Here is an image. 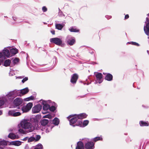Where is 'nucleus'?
Returning <instances> with one entry per match:
<instances>
[{"label": "nucleus", "mask_w": 149, "mask_h": 149, "mask_svg": "<svg viewBox=\"0 0 149 149\" xmlns=\"http://www.w3.org/2000/svg\"><path fill=\"white\" fill-rule=\"evenodd\" d=\"M87 115L85 113H80L79 114H72L67 117L70 122V125L73 127L76 126L81 127L82 122L80 121L78 124L76 123L78 119H82L86 117Z\"/></svg>", "instance_id": "obj_1"}, {"label": "nucleus", "mask_w": 149, "mask_h": 149, "mask_svg": "<svg viewBox=\"0 0 149 149\" xmlns=\"http://www.w3.org/2000/svg\"><path fill=\"white\" fill-rule=\"evenodd\" d=\"M84 144L85 148L86 149H93L94 148V143L90 141L89 139L85 138L83 142L79 141L77 142L76 149H84Z\"/></svg>", "instance_id": "obj_2"}, {"label": "nucleus", "mask_w": 149, "mask_h": 149, "mask_svg": "<svg viewBox=\"0 0 149 149\" xmlns=\"http://www.w3.org/2000/svg\"><path fill=\"white\" fill-rule=\"evenodd\" d=\"M20 125L22 128L24 129L26 133L32 132L34 130V127L32 124L27 120L22 121L20 123Z\"/></svg>", "instance_id": "obj_3"}, {"label": "nucleus", "mask_w": 149, "mask_h": 149, "mask_svg": "<svg viewBox=\"0 0 149 149\" xmlns=\"http://www.w3.org/2000/svg\"><path fill=\"white\" fill-rule=\"evenodd\" d=\"M50 40L51 42L53 43L58 46L61 45L62 43L61 40L60 38H51Z\"/></svg>", "instance_id": "obj_4"}, {"label": "nucleus", "mask_w": 149, "mask_h": 149, "mask_svg": "<svg viewBox=\"0 0 149 149\" xmlns=\"http://www.w3.org/2000/svg\"><path fill=\"white\" fill-rule=\"evenodd\" d=\"M32 106V103H29L26 106H24L22 107V110L23 112H28L31 109Z\"/></svg>", "instance_id": "obj_5"}, {"label": "nucleus", "mask_w": 149, "mask_h": 149, "mask_svg": "<svg viewBox=\"0 0 149 149\" xmlns=\"http://www.w3.org/2000/svg\"><path fill=\"white\" fill-rule=\"evenodd\" d=\"M79 77V75L77 74L76 73L73 74L70 79L71 82L73 84H75L76 83Z\"/></svg>", "instance_id": "obj_6"}, {"label": "nucleus", "mask_w": 149, "mask_h": 149, "mask_svg": "<svg viewBox=\"0 0 149 149\" xmlns=\"http://www.w3.org/2000/svg\"><path fill=\"white\" fill-rule=\"evenodd\" d=\"M52 105H49V110L51 112H54L56 109L57 105L54 102H52Z\"/></svg>", "instance_id": "obj_7"}, {"label": "nucleus", "mask_w": 149, "mask_h": 149, "mask_svg": "<svg viewBox=\"0 0 149 149\" xmlns=\"http://www.w3.org/2000/svg\"><path fill=\"white\" fill-rule=\"evenodd\" d=\"M95 76L96 77L97 80L98 81V83L100 84L102 82V79L103 77L102 74L101 73L98 72L96 74Z\"/></svg>", "instance_id": "obj_8"}, {"label": "nucleus", "mask_w": 149, "mask_h": 149, "mask_svg": "<svg viewBox=\"0 0 149 149\" xmlns=\"http://www.w3.org/2000/svg\"><path fill=\"white\" fill-rule=\"evenodd\" d=\"M41 106L38 104L33 107L32 109V112H40L42 109Z\"/></svg>", "instance_id": "obj_9"}, {"label": "nucleus", "mask_w": 149, "mask_h": 149, "mask_svg": "<svg viewBox=\"0 0 149 149\" xmlns=\"http://www.w3.org/2000/svg\"><path fill=\"white\" fill-rule=\"evenodd\" d=\"M22 102L23 100L22 99L17 98L14 100L13 103L16 106H19L22 104Z\"/></svg>", "instance_id": "obj_10"}, {"label": "nucleus", "mask_w": 149, "mask_h": 149, "mask_svg": "<svg viewBox=\"0 0 149 149\" xmlns=\"http://www.w3.org/2000/svg\"><path fill=\"white\" fill-rule=\"evenodd\" d=\"M3 54L5 56L7 57H9L10 56V53L8 49H4L3 51Z\"/></svg>", "instance_id": "obj_11"}, {"label": "nucleus", "mask_w": 149, "mask_h": 149, "mask_svg": "<svg viewBox=\"0 0 149 149\" xmlns=\"http://www.w3.org/2000/svg\"><path fill=\"white\" fill-rule=\"evenodd\" d=\"M113 77L111 74L107 73L105 76V79L108 81H111L113 79Z\"/></svg>", "instance_id": "obj_12"}, {"label": "nucleus", "mask_w": 149, "mask_h": 149, "mask_svg": "<svg viewBox=\"0 0 149 149\" xmlns=\"http://www.w3.org/2000/svg\"><path fill=\"white\" fill-rule=\"evenodd\" d=\"M43 109L44 111H47L49 109V105L46 103L45 102H44L43 103Z\"/></svg>", "instance_id": "obj_13"}, {"label": "nucleus", "mask_w": 149, "mask_h": 149, "mask_svg": "<svg viewBox=\"0 0 149 149\" xmlns=\"http://www.w3.org/2000/svg\"><path fill=\"white\" fill-rule=\"evenodd\" d=\"M144 30L146 33L149 36V23L146 24V26H144Z\"/></svg>", "instance_id": "obj_14"}, {"label": "nucleus", "mask_w": 149, "mask_h": 149, "mask_svg": "<svg viewBox=\"0 0 149 149\" xmlns=\"http://www.w3.org/2000/svg\"><path fill=\"white\" fill-rule=\"evenodd\" d=\"M139 124L141 126H148L149 125L148 121H141L139 122Z\"/></svg>", "instance_id": "obj_15"}, {"label": "nucleus", "mask_w": 149, "mask_h": 149, "mask_svg": "<svg viewBox=\"0 0 149 149\" xmlns=\"http://www.w3.org/2000/svg\"><path fill=\"white\" fill-rule=\"evenodd\" d=\"M49 123V120L47 119H43L40 121L41 125L45 126L47 125Z\"/></svg>", "instance_id": "obj_16"}, {"label": "nucleus", "mask_w": 149, "mask_h": 149, "mask_svg": "<svg viewBox=\"0 0 149 149\" xmlns=\"http://www.w3.org/2000/svg\"><path fill=\"white\" fill-rule=\"evenodd\" d=\"M29 91V90L28 88L22 89L20 90V93L22 95H24L27 93Z\"/></svg>", "instance_id": "obj_17"}, {"label": "nucleus", "mask_w": 149, "mask_h": 149, "mask_svg": "<svg viewBox=\"0 0 149 149\" xmlns=\"http://www.w3.org/2000/svg\"><path fill=\"white\" fill-rule=\"evenodd\" d=\"M18 52V50L16 48H13L11 49L10 50V53L12 55H15Z\"/></svg>", "instance_id": "obj_18"}, {"label": "nucleus", "mask_w": 149, "mask_h": 149, "mask_svg": "<svg viewBox=\"0 0 149 149\" xmlns=\"http://www.w3.org/2000/svg\"><path fill=\"white\" fill-rule=\"evenodd\" d=\"M60 121L57 118H55L52 121L53 123L55 125H58L59 124Z\"/></svg>", "instance_id": "obj_19"}, {"label": "nucleus", "mask_w": 149, "mask_h": 149, "mask_svg": "<svg viewBox=\"0 0 149 149\" xmlns=\"http://www.w3.org/2000/svg\"><path fill=\"white\" fill-rule=\"evenodd\" d=\"M22 142L19 141H13L11 142V144L15 146H19L21 144Z\"/></svg>", "instance_id": "obj_20"}, {"label": "nucleus", "mask_w": 149, "mask_h": 149, "mask_svg": "<svg viewBox=\"0 0 149 149\" xmlns=\"http://www.w3.org/2000/svg\"><path fill=\"white\" fill-rule=\"evenodd\" d=\"M11 62V61L10 59H7L5 61L3 65L5 67L9 66L10 65Z\"/></svg>", "instance_id": "obj_21"}, {"label": "nucleus", "mask_w": 149, "mask_h": 149, "mask_svg": "<svg viewBox=\"0 0 149 149\" xmlns=\"http://www.w3.org/2000/svg\"><path fill=\"white\" fill-rule=\"evenodd\" d=\"M43 146L41 143H38L35 146L32 148V149H43Z\"/></svg>", "instance_id": "obj_22"}, {"label": "nucleus", "mask_w": 149, "mask_h": 149, "mask_svg": "<svg viewBox=\"0 0 149 149\" xmlns=\"http://www.w3.org/2000/svg\"><path fill=\"white\" fill-rule=\"evenodd\" d=\"M75 40L74 39L69 40L67 41V43L70 46L72 45L75 42Z\"/></svg>", "instance_id": "obj_23"}, {"label": "nucleus", "mask_w": 149, "mask_h": 149, "mask_svg": "<svg viewBox=\"0 0 149 149\" xmlns=\"http://www.w3.org/2000/svg\"><path fill=\"white\" fill-rule=\"evenodd\" d=\"M8 137L11 139H14L16 138V135L13 133H10L8 134Z\"/></svg>", "instance_id": "obj_24"}, {"label": "nucleus", "mask_w": 149, "mask_h": 149, "mask_svg": "<svg viewBox=\"0 0 149 149\" xmlns=\"http://www.w3.org/2000/svg\"><path fill=\"white\" fill-rule=\"evenodd\" d=\"M69 30L71 32H78L79 31V29H74L73 27H71Z\"/></svg>", "instance_id": "obj_25"}, {"label": "nucleus", "mask_w": 149, "mask_h": 149, "mask_svg": "<svg viewBox=\"0 0 149 149\" xmlns=\"http://www.w3.org/2000/svg\"><path fill=\"white\" fill-rule=\"evenodd\" d=\"M55 27L57 29L61 30L63 27V26L60 24H56Z\"/></svg>", "instance_id": "obj_26"}, {"label": "nucleus", "mask_w": 149, "mask_h": 149, "mask_svg": "<svg viewBox=\"0 0 149 149\" xmlns=\"http://www.w3.org/2000/svg\"><path fill=\"white\" fill-rule=\"evenodd\" d=\"M7 143L6 141L4 140H0V146H6Z\"/></svg>", "instance_id": "obj_27"}, {"label": "nucleus", "mask_w": 149, "mask_h": 149, "mask_svg": "<svg viewBox=\"0 0 149 149\" xmlns=\"http://www.w3.org/2000/svg\"><path fill=\"white\" fill-rule=\"evenodd\" d=\"M88 123L89 121L88 120H84L83 123V125L82 126L81 125V127H85L88 124Z\"/></svg>", "instance_id": "obj_28"}, {"label": "nucleus", "mask_w": 149, "mask_h": 149, "mask_svg": "<svg viewBox=\"0 0 149 149\" xmlns=\"http://www.w3.org/2000/svg\"><path fill=\"white\" fill-rule=\"evenodd\" d=\"M102 140V137L100 136H98V137H96L93 139V141L95 142L97 141H99V140Z\"/></svg>", "instance_id": "obj_29"}, {"label": "nucleus", "mask_w": 149, "mask_h": 149, "mask_svg": "<svg viewBox=\"0 0 149 149\" xmlns=\"http://www.w3.org/2000/svg\"><path fill=\"white\" fill-rule=\"evenodd\" d=\"M19 59L18 58H15L13 60V62L15 65V64H17L18 63L19 61Z\"/></svg>", "instance_id": "obj_30"}, {"label": "nucleus", "mask_w": 149, "mask_h": 149, "mask_svg": "<svg viewBox=\"0 0 149 149\" xmlns=\"http://www.w3.org/2000/svg\"><path fill=\"white\" fill-rule=\"evenodd\" d=\"M35 138L34 137L31 136L30 138L28 137V142H32L35 140Z\"/></svg>", "instance_id": "obj_31"}, {"label": "nucleus", "mask_w": 149, "mask_h": 149, "mask_svg": "<svg viewBox=\"0 0 149 149\" xmlns=\"http://www.w3.org/2000/svg\"><path fill=\"white\" fill-rule=\"evenodd\" d=\"M35 138V141H39L41 138L40 135H36L34 137Z\"/></svg>", "instance_id": "obj_32"}, {"label": "nucleus", "mask_w": 149, "mask_h": 149, "mask_svg": "<svg viewBox=\"0 0 149 149\" xmlns=\"http://www.w3.org/2000/svg\"><path fill=\"white\" fill-rule=\"evenodd\" d=\"M21 113L20 112H14L13 114V116L16 117L20 115Z\"/></svg>", "instance_id": "obj_33"}, {"label": "nucleus", "mask_w": 149, "mask_h": 149, "mask_svg": "<svg viewBox=\"0 0 149 149\" xmlns=\"http://www.w3.org/2000/svg\"><path fill=\"white\" fill-rule=\"evenodd\" d=\"M50 114H48L47 115H46L44 116H43V118H48L49 119H51V118L52 117H53Z\"/></svg>", "instance_id": "obj_34"}, {"label": "nucleus", "mask_w": 149, "mask_h": 149, "mask_svg": "<svg viewBox=\"0 0 149 149\" xmlns=\"http://www.w3.org/2000/svg\"><path fill=\"white\" fill-rule=\"evenodd\" d=\"M14 94V92L13 91L9 92L7 95L8 97H9L12 96Z\"/></svg>", "instance_id": "obj_35"}, {"label": "nucleus", "mask_w": 149, "mask_h": 149, "mask_svg": "<svg viewBox=\"0 0 149 149\" xmlns=\"http://www.w3.org/2000/svg\"><path fill=\"white\" fill-rule=\"evenodd\" d=\"M14 112H8L6 114V116H13V114Z\"/></svg>", "instance_id": "obj_36"}, {"label": "nucleus", "mask_w": 149, "mask_h": 149, "mask_svg": "<svg viewBox=\"0 0 149 149\" xmlns=\"http://www.w3.org/2000/svg\"><path fill=\"white\" fill-rule=\"evenodd\" d=\"M18 131L21 134H24L25 133L23 129H19Z\"/></svg>", "instance_id": "obj_37"}, {"label": "nucleus", "mask_w": 149, "mask_h": 149, "mask_svg": "<svg viewBox=\"0 0 149 149\" xmlns=\"http://www.w3.org/2000/svg\"><path fill=\"white\" fill-rule=\"evenodd\" d=\"M34 99V97L31 96L26 99L27 101H29L30 100H33Z\"/></svg>", "instance_id": "obj_38"}, {"label": "nucleus", "mask_w": 149, "mask_h": 149, "mask_svg": "<svg viewBox=\"0 0 149 149\" xmlns=\"http://www.w3.org/2000/svg\"><path fill=\"white\" fill-rule=\"evenodd\" d=\"M42 9L43 12H45L47 11V9L46 7L45 6H44L42 7Z\"/></svg>", "instance_id": "obj_39"}, {"label": "nucleus", "mask_w": 149, "mask_h": 149, "mask_svg": "<svg viewBox=\"0 0 149 149\" xmlns=\"http://www.w3.org/2000/svg\"><path fill=\"white\" fill-rule=\"evenodd\" d=\"M131 42V43H130V44H131L132 45L137 46H139V44L136 42Z\"/></svg>", "instance_id": "obj_40"}, {"label": "nucleus", "mask_w": 149, "mask_h": 149, "mask_svg": "<svg viewBox=\"0 0 149 149\" xmlns=\"http://www.w3.org/2000/svg\"><path fill=\"white\" fill-rule=\"evenodd\" d=\"M52 127H48V128H47L46 129V132H49V131L52 130Z\"/></svg>", "instance_id": "obj_41"}, {"label": "nucleus", "mask_w": 149, "mask_h": 149, "mask_svg": "<svg viewBox=\"0 0 149 149\" xmlns=\"http://www.w3.org/2000/svg\"><path fill=\"white\" fill-rule=\"evenodd\" d=\"M28 79V77H26L22 80V82L23 83H24L25 81H27Z\"/></svg>", "instance_id": "obj_42"}, {"label": "nucleus", "mask_w": 149, "mask_h": 149, "mask_svg": "<svg viewBox=\"0 0 149 149\" xmlns=\"http://www.w3.org/2000/svg\"><path fill=\"white\" fill-rule=\"evenodd\" d=\"M4 103V101L3 100H0V107L2 106Z\"/></svg>", "instance_id": "obj_43"}, {"label": "nucleus", "mask_w": 149, "mask_h": 149, "mask_svg": "<svg viewBox=\"0 0 149 149\" xmlns=\"http://www.w3.org/2000/svg\"><path fill=\"white\" fill-rule=\"evenodd\" d=\"M28 137H26L25 138H24L23 139H22L21 140L24 141H26L27 140H28Z\"/></svg>", "instance_id": "obj_44"}, {"label": "nucleus", "mask_w": 149, "mask_h": 149, "mask_svg": "<svg viewBox=\"0 0 149 149\" xmlns=\"http://www.w3.org/2000/svg\"><path fill=\"white\" fill-rule=\"evenodd\" d=\"M129 15L128 14H127L125 16V19H127L129 18Z\"/></svg>", "instance_id": "obj_45"}, {"label": "nucleus", "mask_w": 149, "mask_h": 149, "mask_svg": "<svg viewBox=\"0 0 149 149\" xmlns=\"http://www.w3.org/2000/svg\"><path fill=\"white\" fill-rule=\"evenodd\" d=\"M51 32L53 35L55 34V31L54 30H52L51 31Z\"/></svg>", "instance_id": "obj_46"}, {"label": "nucleus", "mask_w": 149, "mask_h": 149, "mask_svg": "<svg viewBox=\"0 0 149 149\" xmlns=\"http://www.w3.org/2000/svg\"><path fill=\"white\" fill-rule=\"evenodd\" d=\"M3 55L2 53L0 52V58H1L2 57Z\"/></svg>", "instance_id": "obj_47"}, {"label": "nucleus", "mask_w": 149, "mask_h": 149, "mask_svg": "<svg viewBox=\"0 0 149 149\" xmlns=\"http://www.w3.org/2000/svg\"><path fill=\"white\" fill-rule=\"evenodd\" d=\"M93 119L94 120H100V119H98L95 118H94Z\"/></svg>", "instance_id": "obj_48"}, {"label": "nucleus", "mask_w": 149, "mask_h": 149, "mask_svg": "<svg viewBox=\"0 0 149 149\" xmlns=\"http://www.w3.org/2000/svg\"><path fill=\"white\" fill-rule=\"evenodd\" d=\"M3 61V60H1V59H0V65H1V63Z\"/></svg>", "instance_id": "obj_49"}, {"label": "nucleus", "mask_w": 149, "mask_h": 149, "mask_svg": "<svg viewBox=\"0 0 149 149\" xmlns=\"http://www.w3.org/2000/svg\"><path fill=\"white\" fill-rule=\"evenodd\" d=\"M8 131L9 132H12L13 131V130L11 129H9Z\"/></svg>", "instance_id": "obj_50"}, {"label": "nucleus", "mask_w": 149, "mask_h": 149, "mask_svg": "<svg viewBox=\"0 0 149 149\" xmlns=\"http://www.w3.org/2000/svg\"><path fill=\"white\" fill-rule=\"evenodd\" d=\"M43 114H46L47 112H42Z\"/></svg>", "instance_id": "obj_51"}, {"label": "nucleus", "mask_w": 149, "mask_h": 149, "mask_svg": "<svg viewBox=\"0 0 149 149\" xmlns=\"http://www.w3.org/2000/svg\"><path fill=\"white\" fill-rule=\"evenodd\" d=\"M3 112H0V116L2 114Z\"/></svg>", "instance_id": "obj_52"}, {"label": "nucleus", "mask_w": 149, "mask_h": 149, "mask_svg": "<svg viewBox=\"0 0 149 149\" xmlns=\"http://www.w3.org/2000/svg\"><path fill=\"white\" fill-rule=\"evenodd\" d=\"M0 149H3V148L2 147H0Z\"/></svg>", "instance_id": "obj_53"}, {"label": "nucleus", "mask_w": 149, "mask_h": 149, "mask_svg": "<svg viewBox=\"0 0 149 149\" xmlns=\"http://www.w3.org/2000/svg\"><path fill=\"white\" fill-rule=\"evenodd\" d=\"M38 112H32L33 113H38Z\"/></svg>", "instance_id": "obj_54"}, {"label": "nucleus", "mask_w": 149, "mask_h": 149, "mask_svg": "<svg viewBox=\"0 0 149 149\" xmlns=\"http://www.w3.org/2000/svg\"><path fill=\"white\" fill-rule=\"evenodd\" d=\"M9 112H11V111H9Z\"/></svg>", "instance_id": "obj_55"}, {"label": "nucleus", "mask_w": 149, "mask_h": 149, "mask_svg": "<svg viewBox=\"0 0 149 149\" xmlns=\"http://www.w3.org/2000/svg\"><path fill=\"white\" fill-rule=\"evenodd\" d=\"M103 74H105V73H103Z\"/></svg>", "instance_id": "obj_56"}, {"label": "nucleus", "mask_w": 149, "mask_h": 149, "mask_svg": "<svg viewBox=\"0 0 149 149\" xmlns=\"http://www.w3.org/2000/svg\"><path fill=\"white\" fill-rule=\"evenodd\" d=\"M103 74H105V73H103Z\"/></svg>", "instance_id": "obj_57"}, {"label": "nucleus", "mask_w": 149, "mask_h": 149, "mask_svg": "<svg viewBox=\"0 0 149 149\" xmlns=\"http://www.w3.org/2000/svg\"><path fill=\"white\" fill-rule=\"evenodd\" d=\"M0 112H1V111H0Z\"/></svg>", "instance_id": "obj_58"}, {"label": "nucleus", "mask_w": 149, "mask_h": 149, "mask_svg": "<svg viewBox=\"0 0 149 149\" xmlns=\"http://www.w3.org/2000/svg\"><path fill=\"white\" fill-rule=\"evenodd\" d=\"M148 15H149V13L148 14Z\"/></svg>", "instance_id": "obj_59"}]
</instances>
